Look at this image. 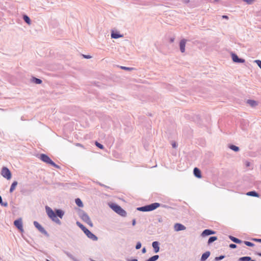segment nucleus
Returning a JSON list of instances; mask_svg holds the SVG:
<instances>
[{
	"label": "nucleus",
	"instance_id": "1",
	"mask_svg": "<svg viewBox=\"0 0 261 261\" xmlns=\"http://www.w3.org/2000/svg\"><path fill=\"white\" fill-rule=\"evenodd\" d=\"M46 212L48 217L56 223L61 225V221L57 218V217L62 219L64 215V212L61 209H56L54 211L50 207L48 206L45 207Z\"/></svg>",
	"mask_w": 261,
	"mask_h": 261
},
{
	"label": "nucleus",
	"instance_id": "2",
	"mask_svg": "<svg viewBox=\"0 0 261 261\" xmlns=\"http://www.w3.org/2000/svg\"><path fill=\"white\" fill-rule=\"evenodd\" d=\"M76 225L84 231L85 234L87 236L88 238L91 239L93 241H97L98 240V238L92 233L89 230H88L85 226H84L82 223L80 222L77 221L76 222Z\"/></svg>",
	"mask_w": 261,
	"mask_h": 261
},
{
	"label": "nucleus",
	"instance_id": "3",
	"mask_svg": "<svg viewBox=\"0 0 261 261\" xmlns=\"http://www.w3.org/2000/svg\"><path fill=\"white\" fill-rule=\"evenodd\" d=\"M161 204L158 202H154L150 204L146 205L145 206L138 207L137 210L141 212H150L153 211L159 207Z\"/></svg>",
	"mask_w": 261,
	"mask_h": 261
},
{
	"label": "nucleus",
	"instance_id": "4",
	"mask_svg": "<svg viewBox=\"0 0 261 261\" xmlns=\"http://www.w3.org/2000/svg\"><path fill=\"white\" fill-rule=\"evenodd\" d=\"M109 206L111 209H112L115 212L119 214L122 217H126L127 213L119 205L112 203L109 204Z\"/></svg>",
	"mask_w": 261,
	"mask_h": 261
},
{
	"label": "nucleus",
	"instance_id": "5",
	"mask_svg": "<svg viewBox=\"0 0 261 261\" xmlns=\"http://www.w3.org/2000/svg\"><path fill=\"white\" fill-rule=\"evenodd\" d=\"M80 216L83 221L88 224L91 227L93 226V223L89 217L88 215L84 211H82L80 214Z\"/></svg>",
	"mask_w": 261,
	"mask_h": 261
},
{
	"label": "nucleus",
	"instance_id": "6",
	"mask_svg": "<svg viewBox=\"0 0 261 261\" xmlns=\"http://www.w3.org/2000/svg\"><path fill=\"white\" fill-rule=\"evenodd\" d=\"M2 175L7 179H10L11 178L12 174L10 171L7 167H3L1 171Z\"/></svg>",
	"mask_w": 261,
	"mask_h": 261
},
{
	"label": "nucleus",
	"instance_id": "7",
	"mask_svg": "<svg viewBox=\"0 0 261 261\" xmlns=\"http://www.w3.org/2000/svg\"><path fill=\"white\" fill-rule=\"evenodd\" d=\"M34 226L38 229V230L42 233L45 234L46 236L48 237L49 234L44 229V228L37 221H34Z\"/></svg>",
	"mask_w": 261,
	"mask_h": 261
},
{
	"label": "nucleus",
	"instance_id": "8",
	"mask_svg": "<svg viewBox=\"0 0 261 261\" xmlns=\"http://www.w3.org/2000/svg\"><path fill=\"white\" fill-rule=\"evenodd\" d=\"M14 224L15 227L19 229L21 232L23 231V226H22V221L21 218H19L14 222Z\"/></svg>",
	"mask_w": 261,
	"mask_h": 261
},
{
	"label": "nucleus",
	"instance_id": "9",
	"mask_svg": "<svg viewBox=\"0 0 261 261\" xmlns=\"http://www.w3.org/2000/svg\"><path fill=\"white\" fill-rule=\"evenodd\" d=\"M39 158L43 162H44L46 164H49V165H50V164L51 163V162L53 161L48 155H47L45 154H43V153L41 154L40 155Z\"/></svg>",
	"mask_w": 261,
	"mask_h": 261
},
{
	"label": "nucleus",
	"instance_id": "10",
	"mask_svg": "<svg viewBox=\"0 0 261 261\" xmlns=\"http://www.w3.org/2000/svg\"><path fill=\"white\" fill-rule=\"evenodd\" d=\"M231 58L232 61L235 63H243L245 62V60L242 58H240L236 54H231Z\"/></svg>",
	"mask_w": 261,
	"mask_h": 261
},
{
	"label": "nucleus",
	"instance_id": "11",
	"mask_svg": "<svg viewBox=\"0 0 261 261\" xmlns=\"http://www.w3.org/2000/svg\"><path fill=\"white\" fill-rule=\"evenodd\" d=\"M187 40L185 39H182L180 40L179 42V48L180 50L181 53H184L185 51V46L186 44Z\"/></svg>",
	"mask_w": 261,
	"mask_h": 261
},
{
	"label": "nucleus",
	"instance_id": "12",
	"mask_svg": "<svg viewBox=\"0 0 261 261\" xmlns=\"http://www.w3.org/2000/svg\"><path fill=\"white\" fill-rule=\"evenodd\" d=\"M174 230L176 231L185 230L186 227L180 223H176L174 226Z\"/></svg>",
	"mask_w": 261,
	"mask_h": 261
},
{
	"label": "nucleus",
	"instance_id": "13",
	"mask_svg": "<svg viewBox=\"0 0 261 261\" xmlns=\"http://www.w3.org/2000/svg\"><path fill=\"white\" fill-rule=\"evenodd\" d=\"M215 233H216V232L215 231L211 230V229H206L202 231V232L201 233V236L202 237H205V236H210L211 234H214Z\"/></svg>",
	"mask_w": 261,
	"mask_h": 261
},
{
	"label": "nucleus",
	"instance_id": "14",
	"mask_svg": "<svg viewBox=\"0 0 261 261\" xmlns=\"http://www.w3.org/2000/svg\"><path fill=\"white\" fill-rule=\"evenodd\" d=\"M160 243L158 241H154L152 243V246L153 248L154 253H158L160 251Z\"/></svg>",
	"mask_w": 261,
	"mask_h": 261
},
{
	"label": "nucleus",
	"instance_id": "15",
	"mask_svg": "<svg viewBox=\"0 0 261 261\" xmlns=\"http://www.w3.org/2000/svg\"><path fill=\"white\" fill-rule=\"evenodd\" d=\"M63 252L72 261H80L70 252L67 251H64Z\"/></svg>",
	"mask_w": 261,
	"mask_h": 261
},
{
	"label": "nucleus",
	"instance_id": "16",
	"mask_svg": "<svg viewBox=\"0 0 261 261\" xmlns=\"http://www.w3.org/2000/svg\"><path fill=\"white\" fill-rule=\"evenodd\" d=\"M193 173L195 176L197 178L201 177V173L200 170L197 167L194 168L193 170Z\"/></svg>",
	"mask_w": 261,
	"mask_h": 261
},
{
	"label": "nucleus",
	"instance_id": "17",
	"mask_svg": "<svg viewBox=\"0 0 261 261\" xmlns=\"http://www.w3.org/2000/svg\"><path fill=\"white\" fill-rule=\"evenodd\" d=\"M210 254L211 253L209 251H206L205 252L203 253L201 257L200 261H205L210 256Z\"/></svg>",
	"mask_w": 261,
	"mask_h": 261
},
{
	"label": "nucleus",
	"instance_id": "18",
	"mask_svg": "<svg viewBox=\"0 0 261 261\" xmlns=\"http://www.w3.org/2000/svg\"><path fill=\"white\" fill-rule=\"evenodd\" d=\"M123 37V35L119 34L117 32L112 31L111 33V38L114 39H117Z\"/></svg>",
	"mask_w": 261,
	"mask_h": 261
},
{
	"label": "nucleus",
	"instance_id": "19",
	"mask_svg": "<svg viewBox=\"0 0 261 261\" xmlns=\"http://www.w3.org/2000/svg\"><path fill=\"white\" fill-rule=\"evenodd\" d=\"M229 238L234 243H237V244H240L241 243H242V241L237 238H235L232 236H229Z\"/></svg>",
	"mask_w": 261,
	"mask_h": 261
},
{
	"label": "nucleus",
	"instance_id": "20",
	"mask_svg": "<svg viewBox=\"0 0 261 261\" xmlns=\"http://www.w3.org/2000/svg\"><path fill=\"white\" fill-rule=\"evenodd\" d=\"M247 103L251 107H255L257 105V102L256 101L251 99L248 100Z\"/></svg>",
	"mask_w": 261,
	"mask_h": 261
},
{
	"label": "nucleus",
	"instance_id": "21",
	"mask_svg": "<svg viewBox=\"0 0 261 261\" xmlns=\"http://www.w3.org/2000/svg\"><path fill=\"white\" fill-rule=\"evenodd\" d=\"M23 20L29 25L31 24V20L30 17L26 14H23L22 16Z\"/></svg>",
	"mask_w": 261,
	"mask_h": 261
},
{
	"label": "nucleus",
	"instance_id": "22",
	"mask_svg": "<svg viewBox=\"0 0 261 261\" xmlns=\"http://www.w3.org/2000/svg\"><path fill=\"white\" fill-rule=\"evenodd\" d=\"M247 195L256 197H259V194L255 191H252L247 193Z\"/></svg>",
	"mask_w": 261,
	"mask_h": 261
},
{
	"label": "nucleus",
	"instance_id": "23",
	"mask_svg": "<svg viewBox=\"0 0 261 261\" xmlns=\"http://www.w3.org/2000/svg\"><path fill=\"white\" fill-rule=\"evenodd\" d=\"M17 181H14L12 182L10 189V192L12 193L13 192V191L15 190L16 186L17 185Z\"/></svg>",
	"mask_w": 261,
	"mask_h": 261
},
{
	"label": "nucleus",
	"instance_id": "24",
	"mask_svg": "<svg viewBox=\"0 0 261 261\" xmlns=\"http://www.w3.org/2000/svg\"><path fill=\"white\" fill-rule=\"evenodd\" d=\"M159 255H154L150 257L148 259H146L145 261H156V260H158L159 259Z\"/></svg>",
	"mask_w": 261,
	"mask_h": 261
},
{
	"label": "nucleus",
	"instance_id": "25",
	"mask_svg": "<svg viewBox=\"0 0 261 261\" xmlns=\"http://www.w3.org/2000/svg\"><path fill=\"white\" fill-rule=\"evenodd\" d=\"M32 81L36 84H40L42 82V81L41 79L36 78L35 77H32Z\"/></svg>",
	"mask_w": 261,
	"mask_h": 261
},
{
	"label": "nucleus",
	"instance_id": "26",
	"mask_svg": "<svg viewBox=\"0 0 261 261\" xmlns=\"http://www.w3.org/2000/svg\"><path fill=\"white\" fill-rule=\"evenodd\" d=\"M217 239H218L217 237H215V236H213V237H210V238L208 240V242H207L208 245L211 244L214 241H216Z\"/></svg>",
	"mask_w": 261,
	"mask_h": 261
},
{
	"label": "nucleus",
	"instance_id": "27",
	"mask_svg": "<svg viewBox=\"0 0 261 261\" xmlns=\"http://www.w3.org/2000/svg\"><path fill=\"white\" fill-rule=\"evenodd\" d=\"M229 148L230 149H231V150H233V151H234L236 152H237V151H239V150H240L239 147H238V146H236L234 145H232V144L230 145L229 146Z\"/></svg>",
	"mask_w": 261,
	"mask_h": 261
},
{
	"label": "nucleus",
	"instance_id": "28",
	"mask_svg": "<svg viewBox=\"0 0 261 261\" xmlns=\"http://www.w3.org/2000/svg\"><path fill=\"white\" fill-rule=\"evenodd\" d=\"M251 259V257L250 256H243L241 257L239 259V261H250Z\"/></svg>",
	"mask_w": 261,
	"mask_h": 261
},
{
	"label": "nucleus",
	"instance_id": "29",
	"mask_svg": "<svg viewBox=\"0 0 261 261\" xmlns=\"http://www.w3.org/2000/svg\"><path fill=\"white\" fill-rule=\"evenodd\" d=\"M75 203L77 206H79V207L83 206V202L80 198H77L75 199Z\"/></svg>",
	"mask_w": 261,
	"mask_h": 261
},
{
	"label": "nucleus",
	"instance_id": "30",
	"mask_svg": "<svg viewBox=\"0 0 261 261\" xmlns=\"http://www.w3.org/2000/svg\"><path fill=\"white\" fill-rule=\"evenodd\" d=\"M244 244L246 246H249V247H253V246H254L255 245L254 244H253L252 242H249V241H244Z\"/></svg>",
	"mask_w": 261,
	"mask_h": 261
},
{
	"label": "nucleus",
	"instance_id": "31",
	"mask_svg": "<svg viewBox=\"0 0 261 261\" xmlns=\"http://www.w3.org/2000/svg\"><path fill=\"white\" fill-rule=\"evenodd\" d=\"M95 145L98 147L100 149H103L104 148V146L103 145H102L101 144L98 143V142L96 141L95 143Z\"/></svg>",
	"mask_w": 261,
	"mask_h": 261
},
{
	"label": "nucleus",
	"instance_id": "32",
	"mask_svg": "<svg viewBox=\"0 0 261 261\" xmlns=\"http://www.w3.org/2000/svg\"><path fill=\"white\" fill-rule=\"evenodd\" d=\"M225 257V255H221L219 256H217L215 258V261H218L223 259Z\"/></svg>",
	"mask_w": 261,
	"mask_h": 261
},
{
	"label": "nucleus",
	"instance_id": "33",
	"mask_svg": "<svg viewBox=\"0 0 261 261\" xmlns=\"http://www.w3.org/2000/svg\"><path fill=\"white\" fill-rule=\"evenodd\" d=\"M120 68L122 69H123L125 70H129V71H130V70H132L134 69L133 68L127 67H125V66H120Z\"/></svg>",
	"mask_w": 261,
	"mask_h": 261
},
{
	"label": "nucleus",
	"instance_id": "34",
	"mask_svg": "<svg viewBox=\"0 0 261 261\" xmlns=\"http://www.w3.org/2000/svg\"><path fill=\"white\" fill-rule=\"evenodd\" d=\"M141 246H142L141 243L140 242H138L136 245V249L137 250L141 248Z\"/></svg>",
	"mask_w": 261,
	"mask_h": 261
},
{
	"label": "nucleus",
	"instance_id": "35",
	"mask_svg": "<svg viewBox=\"0 0 261 261\" xmlns=\"http://www.w3.org/2000/svg\"><path fill=\"white\" fill-rule=\"evenodd\" d=\"M243 2H246L248 5L252 4L255 0H242Z\"/></svg>",
	"mask_w": 261,
	"mask_h": 261
},
{
	"label": "nucleus",
	"instance_id": "36",
	"mask_svg": "<svg viewBox=\"0 0 261 261\" xmlns=\"http://www.w3.org/2000/svg\"><path fill=\"white\" fill-rule=\"evenodd\" d=\"M254 62L256 63L258 66L261 69V61L259 60H256L254 61Z\"/></svg>",
	"mask_w": 261,
	"mask_h": 261
},
{
	"label": "nucleus",
	"instance_id": "37",
	"mask_svg": "<svg viewBox=\"0 0 261 261\" xmlns=\"http://www.w3.org/2000/svg\"><path fill=\"white\" fill-rule=\"evenodd\" d=\"M50 165L54 166V167L57 168V169H60V167L57 165L56 164H55L53 161H52L51 163L50 164Z\"/></svg>",
	"mask_w": 261,
	"mask_h": 261
},
{
	"label": "nucleus",
	"instance_id": "38",
	"mask_svg": "<svg viewBox=\"0 0 261 261\" xmlns=\"http://www.w3.org/2000/svg\"><path fill=\"white\" fill-rule=\"evenodd\" d=\"M2 206H4L5 207H7L8 206V204L7 202H3L2 201V203H0Z\"/></svg>",
	"mask_w": 261,
	"mask_h": 261
},
{
	"label": "nucleus",
	"instance_id": "39",
	"mask_svg": "<svg viewBox=\"0 0 261 261\" xmlns=\"http://www.w3.org/2000/svg\"><path fill=\"white\" fill-rule=\"evenodd\" d=\"M237 245L234 244H230L229 245V247L230 248H232V249H234V248H237Z\"/></svg>",
	"mask_w": 261,
	"mask_h": 261
},
{
	"label": "nucleus",
	"instance_id": "40",
	"mask_svg": "<svg viewBox=\"0 0 261 261\" xmlns=\"http://www.w3.org/2000/svg\"><path fill=\"white\" fill-rule=\"evenodd\" d=\"M172 147H173V148H176V147H177V144H176V143L175 142H173L172 143Z\"/></svg>",
	"mask_w": 261,
	"mask_h": 261
},
{
	"label": "nucleus",
	"instance_id": "41",
	"mask_svg": "<svg viewBox=\"0 0 261 261\" xmlns=\"http://www.w3.org/2000/svg\"><path fill=\"white\" fill-rule=\"evenodd\" d=\"M84 58H85V59H90L91 58V57L89 55H83Z\"/></svg>",
	"mask_w": 261,
	"mask_h": 261
},
{
	"label": "nucleus",
	"instance_id": "42",
	"mask_svg": "<svg viewBox=\"0 0 261 261\" xmlns=\"http://www.w3.org/2000/svg\"><path fill=\"white\" fill-rule=\"evenodd\" d=\"M136 220L135 219H134L133 220H132V225L133 226H135L136 225Z\"/></svg>",
	"mask_w": 261,
	"mask_h": 261
},
{
	"label": "nucleus",
	"instance_id": "43",
	"mask_svg": "<svg viewBox=\"0 0 261 261\" xmlns=\"http://www.w3.org/2000/svg\"><path fill=\"white\" fill-rule=\"evenodd\" d=\"M127 261H138V259L136 258L134 259H127Z\"/></svg>",
	"mask_w": 261,
	"mask_h": 261
},
{
	"label": "nucleus",
	"instance_id": "44",
	"mask_svg": "<svg viewBox=\"0 0 261 261\" xmlns=\"http://www.w3.org/2000/svg\"><path fill=\"white\" fill-rule=\"evenodd\" d=\"M142 252L143 253H146V249L145 247H144V248L142 249Z\"/></svg>",
	"mask_w": 261,
	"mask_h": 261
},
{
	"label": "nucleus",
	"instance_id": "45",
	"mask_svg": "<svg viewBox=\"0 0 261 261\" xmlns=\"http://www.w3.org/2000/svg\"><path fill=\"white\" fill-rule=\"evenodd\" d=\"M254 240L257 242L261 243V239H255Z\"/></svg>",
	"mask_w": 261,
	"mask_h": 261
},
{
	"label": "nucleus",
	"instance_id": "46",
	"mask_svg": "<svg viewBox=\"0 0 261 261\" xmlns=\"http://www.w3.org/2000/svg\"><path fill=\"white\" fill-rule=\"evenodd\" d=\"M174 38H170V42L171 43L173 42H174Z\"/></svg>",
	"mask_w": 261,
	"mask_h": 261
},
{
	"label": "nucleus",
	"instance_id": "47",
	"mask_svg": "<svg viewBox=\"0 0 261 261\" xmlns=\"http://www.w3.org/2000/svg\"><path fill=\"white\" fill-rule=\"evenodd\" d=\"M222 18L225 19H228V17L227 15H223Z\"/></svg>",
	"mask_w": 261,
	"mask_h": 261
},
{
	"label": "nucleus",
	"instance_id": "48",
	"mask_svg": "<svg viewBox=\"0 0 261 261\" xmlns=\"http://www.w3.org/2000/svg\"><path fill=\"white\" fill-rule=\"evenodd\" d=\"M256 254H257V255H258L259 256H261V253H260V252H257L256 253Z\"/></svg>",
	"mask_w": 261,
	"mask_h": 261
},
{
	"label": "nucleus",
	"instance_id": "49",
	"mask_svg": "<svg viewBox=\"0 0 261 261\" xmlns=\"http://www.w3.org/2000/svg\"><path fill=\"white\" fill-rule=\"evenodd\" d=\"M2 196L0 195V203H2Z\"/></svg>",
	"mask_w": 261,
	"mask_h": 261
},
{
	"label": "nucleus",
	"instance_id": "50",
	"mask_svg": "<svg viewBox=\"0 0 261 261\" xmlns=\"http://www.w3.org/2000/svg\"><path fill=\"white\" fill-rule=\"evenodd\" d=\"M162 207H167L168 206L166 205H162Z\"/></svg>",
	"mask_w": 261,
	"mask_h": 261
},
{
	"label": "nucleus",
	"instance_id": "51",
	"mask_svg": "<svg viewBox=\"0 0 261 261\" xmlns=\"http://www.w3.org/2000/svg\"><path fill=\"white\" fill-rule=\"evenodd\" d=\"M76 145L79 146H82V145L81 144H80V143H77Z\"/></svg>",
	"mask_w": 261,
	"mask_h": 261
},
{
	"label": "nucleus",
	"instance_id": "52",
	"mask_svg": "<svg viewBox=\"0 0 261 261\" xmlns=\"http://www.w3.org/2000/svg\"><path fill=\"white\" fill-rule=\"evenodd\" d=\"M246 165H247V166H249V162H248V163H247Z\"/></svg>",
	"mask_w": 261,
	"mask_h": 261
},
{
	"label": "nucleus",
	"instance_id": "53",
	"mask_svg": "<svg viewBox=\"0 0 261 261\" xmlns=\"http://www.w3.org/2000/svg\"><path fill=\"white\" fill-rule=\"evenodd\" d=\"M100 185H101V186H105V185H102V184H100Z\"/></svg>",
	"mask_w": 261,
	"mask_h": 261
}]
</instances>
